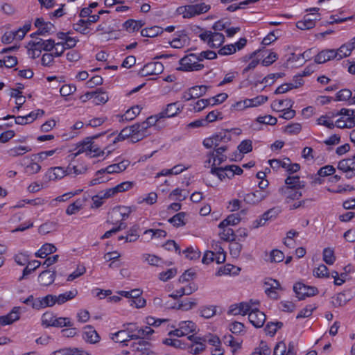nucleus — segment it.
<instances>
[{
	"label": "nucleus",
	"instance_id": "nucleus-1",
	"mask_svg": "<svg viewBox=\"0 0 355 355\" xmlns=\"http://www.w3.org/2000/svg\"><path fill=\"white\" fill-rule=\"evenodd\" d=\"M198 55L190 53L181 58L179 61L180 67L177 69L182 71H200L204 68V64L198 63Z\"/></svg>",
	"mask_w": 355,
	"mask_h": 355
},
{
	"label": "nucleus",
	"instance_id": "nucleus-2",
	"mask_svg": "<svg viewBox=\"0 0 355 355\" xmlns=\"http://www.w3.org/2000/svg\"><path fill=\"white\" fill-rule=\"evenodd\" d=\"M293 291L299 300H304L306 297H311L318 293V289L315 286L305 285L302 282H297L293 286Z\"/></svg>",
	"mask_w": 355,
	"mask_h": 355
},
{
	"label": "nucleus",
	"instance_id": "nucleus-3",
	"mask_svg": "<svg viewBox=\"0 0 355 355\" xmlns=\"http://www.w3.org/2000/svg\"><path fill=\"white\" fill-rule=\"evenodd\" d=\"M105 134V132H101L100 134H98V135H95L92 137H86L82 142H80L77 148H78V151L75 153H72L71 155H69L67 157L71 160H73L77 156H78L79 155H80L81 153H86V154L87 155V153H89V148L92 147V141L94 139H96L97 138H98L99 137L101 136H103Z\"/></svg>",
	"mask_w": 355,
	"mask_h": 355
},
{
	"label": "nucleus",
	"instance_id": "nucleus-4",
	"mask_svg": "<svg viewBox=\"0 0 355 355\" xmlns=\"http://www.w3.org/2000/svg\"><path fill=\"white\" fill-rule=\"evenodd\" d=\"M134 355H157L152 349L151 345L145 340H139L137 343L131 345Z\"/></svg>",
	"mask_w": 355,
	"mask_h": 355
},
{
	"label": "nucleus",
	"instance_id": "nucleus-5",
	"mask_svg": "<svg viewBox=\"0 0 355 355\" xmlns=\"http://www.w3.org/2000/svg\"><path fill=\"white\" fill-rule=\"evenodd\" d=\"M259 302H252L251 300L250 302H242L239 304H234L230 306L229 311L227 312L228 314H232L234 315H245L249 313L250 310L252 308V304H259Z\"/></svg>",
	"mask_w": 355,
	"mask_h": 355
},
{
	"label": "nucleus",
	"instance_id": "nucleus-6",
	"mask_svg": "<svg viewBox=\"0 0 355 355\" xmlns=\"http://www.w3.org/2000/svg\"><path fill=\"white\" fill-rule=\"evenodd\" d=\"M266 316L263 312L260 311L258 308H251L248 313L250 322L256 328H261L264 324Z\"/></svg>",
	"mask_w": 355,
	"mask_h": 355
},
{
	"label": "nucleus",
	"instance_id": "nucleus-7",
	"mask_svg": "<svg viewBox=\"0 0 355 355\" xmlns=\"http://www.w3.org/2000/svg\"><path fill=\"white\" fill-rule=\"evenodd\" d=\"M131 126L132 131H133L132 143L142 140L150 134L148 131L149 128L144 121L135 123Z\"/></svg>",
	"mask_w": 355,
	"mask_h": 355
},
{
	"label": "nucleus",
	"instance_id": "nucleus-8",
	"mask_svg": "<svg viewBox=\"0 0 355 355\" xmlns=\"http://www.w3.org/2000/svg\"><path fill=\"white\" fill-rule=\"evenodd\" d=\"M227 145H222L220 147H216L214 151H211L207 154V157H213L211 166H219L227 160V157L223 153L227 150Z\"/></svg>",
	"mask_w": 355,
	"mask_h": 355
},
{
	"label": "nucleus",
	"instance_id": "nucleus-9",
	"mask_svg": "<svg viewBox=\"0 0 355 355\" xmlns=\"http://www.w3.org/2000/svg\"><path fill=\"white\" fill-rule=\"evenodd\" d=\"M164 71V65L160 62H151L146 64L140 70L139 73L141 76L150 75H158Z\"/></svg>",
	"mask_w": 355,
	"mask_h": 355
},
{
	"label": "nucleus",
	"instance_id": "nucleus-10",
	"mask_svg": "<svg viewBox=\"0 0 355 355\" xmlns=\"http://www.w3.org/2000/svg\"><path fill=\"white\" fill-rule=\"evenodd\" d=\"M294 342H289L288 347L284 341L277 343L274 347L273 355H296Z\"/></svg>",
	"mask_w": 355,
	"mask_h": 355
},
{
	"label": "nucleus",
	"instance_id": "nucleus-11",
	"mask_svg": "<svg viewBox=\"0 0 355 355\" xmlns=\"http://www.w3.org/2000/svg\"><path fill=\"white\" fill-rule=\"evenodd\" d=\"M130 161L124 159L119 163L109 165L105 168H101L96 172V175H101L103 173L112 174L114 173H120L125 171L130 165Z\"/></svg>",
	"mask_w": 355,
	"mask_h": 355
},
{
	"label": "nucleus",
	"instance_id": "nucleus-12",
	"mask_svg": "<svg viewBox=\"0 0 355 355\" xmlns=\"http://www.w3.org/2000/svg\"><path fill=\"white\" fill-rule=\"evenodd\" d=\"M270 193L268 191H255L254 192L249 193L244 197V201L250 205H257L266 199Z\"/></svg>",
	"mask_w": 355,
	"mask_h": 355
},
{
	"label": "nucleus",
	"instance_id": "nucleus-13",
	"mask_svg": "<svg viewBox=\"0 0 355 355\" xmlns=\"http://www.w3.org/2000/svg\"><path fill=\"white\" fill-rule=\"evenodd\" d=\"M183 106H180L178 102L169 103L166 107L159 113V118H170L176 116L182 112Z\"/></svg>",
	"mask_w": 355,
	"mask_h": 355
},
{
	"label": "nucleus",
	"instance_id": "nucleus-14",
	"mask_svg": "<svg viewBox=\"0 0 355 355\" xmlns=\"http://www.w3.org/2000/svg\"><path fill=\"white\" fill-rule=\"evenodd\" d=\"M55 304L53 295H47L43 297H37L35 302L32 304V308L40 310L46 307H51Z\"/></svg>",
	"mask_w": 355,
	"mask_h": 355
},
{
	"label": "nucleus",
	"instance_id": "nucleus-15",
	"mask_svg": "<svg viewBox=\"0 0 355 355\" xmlns=\"http://www.w3.org/2000/svg\"><path fill=\"white\" fill-rule=\"evenodd\" d=\"M318 17H311L310 15H305L302 20L296 23V26L300 30H309L315 26L316 21L320 20V14H318Z\"/></svg>",
	"mask_w": 355,
	"mask_h": 355
},
{
	"label": "nucleus",
	"instance_id": "nucleus-16",
	"mask_svg": "<svg viewBox=\"0 0 355 355\" xmlns=\"http://www.w3.org/2000/svg\"><path fill=\"white\" fill-rule=\"evenodd\" d=\"M19 309V306H15L7 315L0 316V325H8L18 320L20 318Z\"/></svg>",
	"mask_w": 355,
	"mask_h": 355
},
{
	"label": "nucleus",
	"instance_id": "nucleus-17",
	"mask_svg": "<svg viewBox=\"0 0 355 355\" xmlns=\"http://www.w3.org/2000/svg\"><path fill=\"white\" fill-rule=\"evenodd\" d=\"M83 338L89 343L96 344L99 342L100 336L93 327L87 325L84 327Z\"/></svg>",
	"mask_w": 355,
	"mask_h": 355
},
{
	"label": "nucleus",
	"instance_id": "nucleus-18",
	"mask_svg": "<svg viewBox=\"0 0 355 355\" xmlns=\"http://www.w3.org/2000/svg\"><path fill=\"white\" fill-rule=\"evenodd\" d=\"M332 59H336V50L325 49L321 51L315 55V62L317 64H322Z\"/></svg>",
	"mask_w": 355,
	"mask_h": 355
},
{
	"label": "nucleus",
	"instance_id": "nucleus-19",
	"mask_svg": "<svg viewBox=\"0 0 355 355\" xmlns=\"http://www.w3.org/2000/svg\"><path fill=\"white\" fill-rule=\"evenodd\" d=\"M213 137L215 142V148L220 147L219 145L223 144H227L232 139L230 135V130L228 129L222 130L221 131L216 132L213 135Z\"/></svg>",
	"mask_w": 355,
	"mask_h": 355
},
{
	"label": "nucleus",
	"instance_id": "nucleus-20",
	"mask_svg": "<svg viewBox=\"0 0 355 355\" xmlns=\"http://www.w3.org/2000/svg\"><path fill=\"white\" fill-rule=\"evenodd\" d=\"M279 191L281 193L286 194V202L287 203H289L290 200H298L302 196V192L290 187H282Z\"/></svg>",
	"mask_w": 355,
	"mask_h": 355
},
{
	"label": "nucleus",
	"instance_id": "nucleus-21",
	"mask_svg": "<svg viewBox=\"0 0 355 355\" xmlns=\"http://www.w3.org/2000/svg\"><path fill=\"white\" fill-rule=\"evenodd\" d=\"M55 272L46 270L38 276V282L42 286L51 285L55 280Z\"/></svg>",
	"mask_w": 355,
	"mask_h": 355
},
{
	"label": "nucleus",
	"instance_id": "nucleus-22",
	"mask_svg": "<svg viewBox=\"0 0 355 355\" xmlns=\"http://www.w3.org/2000/svg\"><path fill=\"white\" fill-rule=\"evenodd\" d=\"M132 335V334L129 335V334H128L127 331H125V329L120 330L112 335V339L116 343H123V345L127 346L128 344L126 342L135 339V338L130 337Z\"/></svg>",
	"mask_w": 355,
	"mask_h": 355
},
{
	"label": "nucleus",
	"instance_id": "nucleus-23",
	"mask_svg": "<svg viewBox=\"0 0 355 355\" xmlns=\"http://www.w3.org/2000/svg\"><path fill=\"white\" fill-rule=\"evenodd\" d=\"M37 51H40L42 50L45 51H51L55 46V40L53 39L44 40L42 38H37Z\"/></svg>",
	"mask_w": 355,
	"mask_h": 355
},
{
	"label": "nucleus",
	"instance_id": "nucleus-24",
	"mask_svg": "<svg viewBox=\"0 0 355 355\" xmlns=\"http://www.w3.org/2000/svg\"><path fill=\"white\" fill-rule=\"evenodd\" d=\"M78 294L76 290L67 291L64 293H62L59 295H54L55 304L59 305L62 304L67 302L68 300L73 299Z\"/></svg>",
	"mask_w": 355,
	"mask_h": 355
},
{
	"label": "nucleus",
	"instance_id": "nucleus-25",
	"mask_svg": "<svg viewBox=\"0 0 355 355\" xmlns=\"http://www.w3.org/2000/svg\"><path fill=\"white\" fill-rule=\"evenodd\" d=\"M225 41V37L220 33H212L211 37L208 40V44L211 48H218L222 45Z\"/></svg>",
	"mask_w": 355,
	"mask_h": 355
},
{
	"label": "nucleus",
	"instance_id": "nucleus-26",
	"mask_svg": "<svg viewBox=\"0 0 355 355\" xmlns=\"http://www.w3.org/2000/svg\"><path fill=\"white\" fill-rule=\"evenodd\" d=\"M144 25V22L141 20L136 21L130 19L125 21L123 23V26L126 31L129 32H134L139 31Z\"/></svg>",
	"mask_w": 355,
	"mask_h": 355
},
{
	"label": "nucleus",
	"instance_id": "nucleus-27",
	"mask_svg": "<svg viewBox=\"0 0 355 355\" xmlns=\"http://www.w3.org/2000/svg\"><path fill=\"white\" fill-rule=\"evenodd\" d=\"M132 126L124 128L121 130L119 134L114 138L112 143L116 144V142L123 141L127 138H130L131 143H132L133 131H132Z\"/></svg>",
	"mask_w": 355,
	"mask_h": 355
},
{
	"label": "nucleus",
	"instance_id": "nucleus-28",
	"mask_svg": "<svg viewBox=\"0 0 355 355\" xmlns=\"http://www.w3.org/2000/svg\"><path fill=\"white\" fill-rule=\"evenodd\" d=\"M241 268L231 264H226L223 267H220L216 272L217 276L225 275H238Z\"/></svg>",
	"mask_w": 355,
	"mask_h": 355
},
{
	"label": "nucleus",
	"instance_id": "nucleus-29",
	"mask_svg": "<svg viewBox=\"0 0 355 355\" xmlns=\"http://www.w3.org/2000/svg\"><path fill=\"white\" fill-rule=\"evenodd\" d=\"M286 101L287 103L286 104V107H287V108L281 110L282 112H283V114L280 115L279 117L286 120H289L294 118L296 112L294 110L291 109L294 104V101H292L291 99H286Z\"/></svg>",
	"mask_w": 355,
	"mask_h": 355
},
{
	"label": "nucleus",
	"instance_id": "nucleus-30",
	"mask_svg": "<svg viewBox=\"0 0 355 355\" xmlns=\"http://www.w3.org/2000/svg\"><path fill=\"white\" fill-rule=\"evenodd\" d=\"M187 214L185 212H179L168 219V222L175 227L184 226L186 224L185 218Z\"/></svg>",
	"mask_w": 355,
	"mask_h": 355
},
{
	"label": "nucleus",
	"instance_id": "nucleus-31",
	"mask_svg": "<svg viewBox=\"0 0 355 355\" xmlns=\"http://www.w3.org/2000/svg\"><path fill=\"white\" fill-rule=\"evenodd\" d=\"M46 176H47L50 180H55L62 178L65 176V173L62 167L58 166L51 168L46 173Z\"/></svg>",
	"mask_w": 355,
	"mask_h": 355
},
{
	"label": "nucleus",
	"instance_id": "nucleus-32",
	"mask_svg": "<svg viewBox=\"0 0 355 355\" xmlns=\"http://www.w3.org/2000/svg\"><path fill=\"white\" fill-rule=\"evenodd\" d=\"M163 33V28L160 26H154L141 30V35L143 37H154Z\"/></svg>",
	"mask_w": 355,
	"mask_h": 355
},
{
	"label": "nucleus",
	"instance_id": "nucleus-33",
	"mask_svg": "<svg viewBox=\"0 0 355 355\" xmlns=\"http://www.w3.org/2000/svg\"><path fill=\"white\" fill-rule=\"evenodd\" d=\"M240 221L241 217L238 214H230L219 223L218 227L224 228L229 225H237Z\"/></svg>",
	"mask_w": 355,
	"mask_h": 355
},
{
	"label": "nucleus",
	"instance_id": "nucleus-34",
	"mask_svg": "<svg viewBox=\"0 0 355 355\" xmlns=\"http://www.w3.org/2000/svg\"><path fill=\"white\" fill-rule=\"evenodd\" d=\"M41 265L40 261L37 260H33L32 261H28V265L23 270L22 276L19 277V280L21 281L23 279L26 278V276L30 275L32 272L39 268Z\"/></svg>",
	"mask_w": 355,
	"mask_h": 355
},
{
	"label": "nucleus",
	"instance_id": "nucleus-35",
	"mask_svg": "<svg viewBox=\"0 0 355 355\" xmlns=\"http://www.w3.org/2000/svg\"><path fill=\"white\" fill-rule=\"evenodd\" d=\"M164 345H169L171 347H173L176 349H187L188 343L178 339H174V338H165L163 340L162 342Z\"/></svg>",
	"mask_w": 355,
	"mask_h": 355
},
{
	"label": "nucleus",
	"instance_id": "nucleus-36",
	"mask_svg": "<svg viewBox=\"0 0 355 355\" xmlns=\"http://www.w3.org/2000/svg\"><path fill=\"white\" fill-rule=\"evenodd\" d=\"M130 213L123 212H118L117 209H112V212L110 215V218L107 220V223L111 224H116L119 221V218L121 217L120 220H124L128 218Z\"/></svg>",
	"mask_w": 355,
	"mask_h": 355
},
{
	"label": "nucleus",
	"instance_id": "nucleus-37",
	"mask_svg": "<svg viewBox=\"0 0 355 355\" xmlns=\"http://www.w3.org/2000/svg\"><path fill=\"white\" fill-rule=\"evenodd\" d=\"M332 304L335 307L343 306L350 300V297L347 296L345 292L339 293L336 297H333Z\"/></svg>",
	"mask_w": 355,
	"mask_h": 355
},
{
	"label": "nucleus",
	"instance_id": "nucleus-38",
	"mask_svg": "<svg viewBox=\"0 0 355 355\" xmlns=\"http://www.w3.org/2000/svg\"><path fill=\"white\" fill-rule=\"evenodd\" d=\"M285 183L287 187H290L293 189H300L304 187V182L300 180V177L296 176H288L285 180Z\"/></svg>",
	"mask_w": 355,
	"mask_h": 355
},
{
	"label": "nucleus",
	"instance_id": "nucleus-39",
	"mask_svg": "<svg viewBox=\"0 0 355 355\" xmlns=\"http://www.w3.org/2000/svg\"><path fill=\"white\" fill-rule=\"evenodd\" d=\"M111 153L110 150V147L107 146L104 150H101L99 148L94 145V142L92 141V147L89 148V153L87 155L90 157H98L101 155H103L106 154L108 155Z\"/></svg>",
	"mask_w": 355,
	"mask_h": 355
},
{
	"label": "nucleus",
	"instance_id": "nucleus-40",
	"mask_svg": "<svg viewBox=\"0 0 355 355\" xmlns=\"http://www.w3.org/2000/svg\"><path fill=\"white\" fill-rule=\"evenodd\" d=\"M54 28V25L51 22H47L46 24H44L43 27H38V30L32 34H31V37L32 38H37V35H46L50 34L52 32V28Z\"/></svg>",
	"mask_w": 355,
	"mask_h": 355
},
{
	"label": "nucleus",
	"instance_id": "nucleus-41",
	"mask_svg": "<svg viewBox=\"0 0 355 355\" xmlns=\"http://www.w3.org/2000/svg\"><path fill=\"white\" fill-rule=\"evenodd\" d=\"M178 10L180 13L183 15L184 18H191L197 15L193 5H187L179 7Z\"/></svg>",
	"mask_w": 355,
	"mask_h": 355
},
{
	"label": "nucleus",
	"instance_id": "nucleus-42",
	"mask_svg": "<svg viewBox=\"0 0 355 355\" xmlns=\"http://www.w3.org/2000/svg\"><path fill=\"white\" fill-rule=\"evenodd\" d=\"M95 96H93V103L95 105L105 104L108 101V96L106 92H102L100 89H97L94 92Z\"/></svg>",
	"mask_w": 355,
	"mask_h": 355
},
{
	"label": "nucleus",
	"instance_id": "nucleus-43",
	"mask_svg": "<svg viewBox=\"0 0 355 355\" xmlns=\"http://www.w3.org/2000/svg\"><path fill=\"white\" fill-rule=\"evenodd\" d=\"M179 327L182 329L184 336L196 331V325L192 321H182L179 323Z\"/></svg>",
	"mask_w": 355,
	"mask_h": 355
},
{
	"label": "nucleus",
	"instance_id": "nucleus-44",
	"mask_svg": "<svg viewBox=\"0 0 355 355\" xmlns=\"http://www.w3.org/2000/svg\"><path fill=\"white\" fill-rule=\"evenodd\" d=\"M141 108L139 106L136 105L128 110L125 113L121 116L123 121H131L134 119L140 112Z\"/></svg>",
	"mask_w": 355,
	"mask_h": 355
},
{
	"label": "nucleus",
	"instance_id": "nucleus-45",
	"mask_svg": "<svg viewBox=\"0 0 355 355\" xmlns=\"http://www.w3.org/2000/svg\"><path fill=\"white\" fill-rule=\"evenodd\" d=\"M268 96L260 95L251 99H245V103H248V107H257L266 103L268 101Z\"/></svg>",
	"mask_w": 355,
	"mask_h": 355
},
{
	"label": "nucleus",
	"instance_id": "nucleus-46",
	"mask_svg": "<svg viewBox=\"0 0 355 355\" xmlns=\"http://www.w3.org/2000/svg\"><path fill=\"white\" fill-rule=\"evenodd\" d=\"M352 92L348 89H343L337 92L335 101H348L349 103L352 101Z\"/></svg>",
	"mask_w": 355,
	"mask_h": 355
},
{
	"label": "nucleus",
	"instance_id": "nucleus-47",
	"mask_svg": "<svg viewBox=\"0 0 355 355\" xmlns=\"http://www.w3.org/2000/svg\"><path fill=\"white\" fill-rule=\"evenodd\" d=\"M353 159H344L340 160L338 164V168L345 173H350L354 169Z\"/></svg>",
	"mask_w": 355,
	"mask_h": 355
},
{
	"label": "nucleus",
	"instance_id": "nucleus-48",
	"mask_svg": "<svg viewBox=\"0 0 355 355\" xmlns=\"http://www.w3.org/2000/svg\"><path fill=\"white\" fill-rule=\"evenodd\" d=\"M285 76L284 73H270L267 76L264 77L262 80L257 79L254 83L255 86H257L258 83H268L269 80H272L271 83H269V85H272L274 83L275 80L277 78H282Z\"/></svg>",
	"mask_w": 355,
	"mask_h": 355
},
{
	"label": "nucleus",
	"instance_id": "nucleus-49",
	"mask_svg": "<svg viewBox=\"0 0 355 355\" xmlns=\"http://www.w3.org/2000/svg\"><path fill=\"white\" fill-rule=\"evenodd\" d=\"M283 327V323L282 322H268L264 329L265 331L267 334H269L271 336H273L277 332L278 329H281Z\"/></svg>",
	"mask_w": 355,
	"mask_h": 355
},
{
	"label": "nucleus",
	"instance_id": "nucleus-50",
	"mask_svg": "<svg viewBox=\"0 0 355 355\" xmlns=\"http://www.w3.org/2000/svg\"><path fill=\"white\" fill-rule=\"evenodd\" d=\"M223 230L219 235L222 240L225 241H234L236 239V235L232 228H223Z\"/></svg>",
	"mask_w": 355,
	"mask_h": 355
},
{
	"label": "nucleus",
	"instance_id": "nucleus-51",
	"mask_svg": "<svg viewBox=\"0 0 355 355\" xmlns=\"http://www.w3.org/2000/svg\"><path fill=\"white\" fill-rule=\"evenodd\" d=\"M73 325V323L71 321V319L67 317L56 318L54 320V323L53 324V327H71Z\"/></svg>",
	"mask_w": 355,
	"mask_h": 355
},
{
	"label": "nucleus",
	"instance_id": "nucleus-52",
	"mask_svg": "<svg viewBox=\"0 0 355 355\" xmlns=\"http://www.w3.org/2000/svg\"><path fill=\"white\" fill-rule=\"evenodd\" d=\"M209 87L206 85H196L190 87V92L192 93V95L195 96V98H198L204 96Z\"/></svg>",
	"mask_w": 355,
	"mask_h": 355
},
{
	"label": "nucleus",
	"instance_id": "nucleus-53",
	"mask_svg": "<svg viewBox=\"0 0 355 355\" xmlns=\"http://www.w3.org/2000/svg\"><path fill=\"white\" fill-rule=\"evenodd\" d=\"M317 306L315 305L309 304L302 309L297 315L296 319L305 318L311 316Z\"/></svg>",
	"mask_w": 355,
	"mask_h": 355
},
{
	"label": "nucleus",
	"instance_id": "nucleus-54",
	"mask_svg": "<svg viewBox=\"0 0 355 355\" xmlns=\"http://www.w3.org/2000/svg\"><path fill=\"white\" fill-rule=\"evenodd\" d=\"M323 261L328 265H332L335 262L336 257L333 250L329 248L324 249Z\"/></svg>",
	"mask_w": 355,
	"mask_h": 355
},
{
	"label": "nucleus",
	"instance_id": "nucleus-55",
	"mask_svg": "<svg viewBox=\"0 0 355 355\" xmlns=\"http://www.w3.org/2000/svg\"><path fill=\"white\" fill-rule=\"evenodd\" d=\"M241 153L246 154L252 150V142L250 139L242 141L237 147Z\"/></svg>",
	"mask_w": 355,
	"mask_h": 355
},
{
	"label": "nucleus",
	"instance_id": "nucleus-56",
	"mask_svg": "<svg viewBox=\"0 0 355 355\" xmlns=\"http://www.w3.org/2000/svg\"><path fill=\"white\" fill-rule=\"evenodd\" d=\"M284 259V253L277 249L272 250L270 253L269 261L271 263H278L281 262Z\"/></svg>",
	"mask_w": 355,
	"mask_h": 355
},
{
	"label": "nucleus",
	"instance_id": "nucleus-57",
	"mask_svg": "<svg viewBox=\"0 0 355 355\" xmlns=\"http://www.w3.org/2000/svg\"><path fill=\"white\" fill-rule=\"evenodd\" d=\"M177 269L175 268L168 269L159 274V279L162 282H167L177 275Z\"/></svg>",
	"mask_w": 355,
	"mask_h": 355
},
{
	"label": "nucleus",
	"instance_id": "nucleus-58",
	"mask_svg": "<svg viewBox=\"0 0 355 355\" xmlns=\"http://www.w3.org/2000/svg\"><path fill=\"white\" fill-rule=\"evenodd\" d=\"M153 332L154 330L151 327L146 326L144 329H139V330H137V334L132 335L130 337L135 338V339H141L144 337H148Z\"/></svg>",
	"mask_w": 355,
	"mask_h": 355
},
{
	"label": "nucleus",
	"instance_id": "nucleus-59",
	"mask_svg": "<svg viewBox=\"0 0 355 355\" xmlns=\"http://www.w3.org/2000/svg\"><path fill=\"white\" fill-rule=\"evenodd\" d=\"M182 253L190 260H196L200 256V252L194 249L192 246L188 247Z\"/></svg>",
	"mask_w": 355,
	"mask_h": 355
},
{
	"label": "nucleus",
	"instance_id": "nucleus-60",
	"mask_svg": "<svg viewBox=\"0 0 355 355\" xmlns=\"http://www.w3.org/2000/svg\"><path fill=\"white\" fill-rule=\"evenodd\" d=\"M31 150V148L28 146H19L18 147H15L11 148L8 150V153L10 156L16 157L19 155H22L26 152H29Z\"/></svg>",
	"mask_w": 355,
	"mask_h": 355
},
{
	"label": "nucleus",
	"instance_id": "nucleus-61",
	"mask_svg": "<svg viewBox=\"0 0 355 355\" xmlns=\"http://www.w3.org/2000/svg\"><path fill=\"white\" fill-rule=\"evenodd\" d=\"M351 53L352 51L350 50V49L348 48L346 44H344L336 51V59L339 60L343 58H346L349 56L351 54Z\"/></svg>",
	"mask_w": 355,
	"mask_h": 355
},
{
	"label": "nucleus",
	"instance_id": "nucleus-62",
	"mask_svg": "<svg viewBox=\"0 0 355 355\" xmlns=\"http://www.w3.org/2000/svg\"><path fill=\"white\" fill-rule=\"evenodd\" d=\"M328 271V268L325 265L321 264L313 270V275L319 278L329 277V274Z\"/></svg>",
	"mask_w": 355,
	"mask_h": 355
},
{
	"label": "nucleus",
	"instance_id": "nucleus-63",
	"mask_svg": "<svg viewBox=\"0 0 355 355\" xmlns=\"http://www.w3.org/2000/svg\"><path fill=\"white\" fill-rule=\"evenodd\" d=\"M329 115H322L317 120V124L324 125L329 129H334L335 127L334 123L328 118Z\"/></svg>",
	"mask_w": 355,
	"mask_h": 355
},
{
	"label": "nucleus",
	"instance_id": "nucleus-64",
	"mask_svg": "<svg viewBox=\"0 0 355 355\" xmlns=\"http://www.w3.org/2000/svg\"><path fill=\"white\" fill-rule=\"evenodd\" d=\"M138 230L139 227L136 225L131 227L125 236V242H134L137 241L139 236Z\"/></svg>",
	"mask_w": 355,
	"mask_h": 355
}]
</instances>
